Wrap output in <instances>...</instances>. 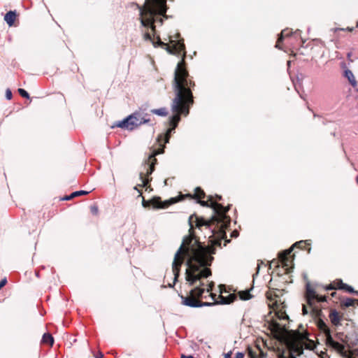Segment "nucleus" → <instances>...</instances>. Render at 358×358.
Listing matches in <instances>:
<instances>
[{
	"instance_id": "nucleus-29",
	"label": "nucleus",
	"mask_w": 358,
	"mask_h": 358,
	"mask_svg": "<svg viewBox=\"0 0 358 358\" xmlns=\"http://www.w3.org/2000/svg\"><path fill=\"white\" fill-rule=\"evenodd\" d=\"M88 194V192H86V191H83V190L77 191V192H73L71 194V197H76V196H78L85 195V194Z\"/></svg>"
},
{
	"instance_id": "nucleus-41",
	"label": "nucleus",
	"mask_w": 358,
	"mask_h": 358,
	"mask_svg": "<svg viewBox=\"0 0 358 358\" xmlns=\"http://www.w3.org/2000/svg\"><path fill=\"white\" fill-rule=\"evenodd\" d=\"M73 197H71V195H69V196H66L65 197H64V198L62 199V200H66V201H67V200H70V199H73Z\"/></svg>"
},
{
	"instance_id": "nucleus-49",
	"label": "nucleus",
	"mask_w": 358,
	"mask_h": 358,
	"mask_svg": "<svg viewBox=\"0 0 358 358\" xmlns=\"http://www.w3.org/2000/svg\"><path fill=\"white\" fill-rule=\"evenodd\" d=\"M357 26H358V22H357Z\"/></svg>"
},
{
	"instance_id": "nucleus-39",
	"label": "nucleus",
	"mask_w": 358,
	"mask_h": 358,
	"mask_svg": "<svg viewBox=\"0 0 358 358\" xmlns=\"http://www.w3.org/2000/svg\"><path fill=\"white\" fill-rule=\"evenodd\" d=\"M180 358H194L192 355H182Z\"/></svg>"
},
{
	"instance_id": "nucleus-36",
	"label": "nucleus",
	"mask_w": 358,
	"mask_h": 358,
	"mask_svg": "<svg viewBox=\"0 0 358 358\" xmlns=\"http://www.w3.org/2000/svg\"><path fill=\"white\" fill-rule=\"evenodd\" d=\"M244 355V353L238 352L236 354L234 358H243Z\"/></svg>"
},
{
	"instance_id": "nucleus-14",
	"label": "nucleus",
	"mask_w": 358,
	"mask_h": 358,
	"mask_svg": "<svg viewBox=\"0 0 358 358\" xmlns=\"http://www.w3.org/2000/svg\"><path fill=\"white\" fill-rule=\"evenodd\" d=\"M180 201L181 198H178V196L171 198L169 200H166L164 201H162L160 197L155 196L152 199H151V206L154 208H166L169 206Z\"/></svg>"
},
{
	"instance_id": "nucleus-2",
	"label": "nucleus",
	"mask_w": 358,
	"mask_h": 358,
	"mask_svg": "<svg viewBox=\"0 0 358 358\" xmlns=\"http://www.w3.org/2000/svg\"><path fill=\"white\" fill-rule=\"evenodd\" d=\"M207 198V201L201 199L197 202L202 206L211 208L214 210L215 215L208 220L196 214L190 215L189 217V234L184 237L182 244L175 254L174 267L181 263L182 253L191 255L192 260H199V254L201 255H203V252L205 253V248H203L204 245L196 236L195 229H201L202 227H205L206 229H210L213 225H216L212 229L213 234L209 237L210 244L208 245H217L220 247L222 241L224 240V246H226L231 241L230 239L227 238L225 231L230 224V217L227 215L230 206L224 207L221 203L213 201V197L211 195L208 196Z\"/></svg>"
},
{
	"instance_id": "nucleus-19",
	"label": "nucleus",
	"mask_w": 358,
	"mask_h": 358,
	"mask_svg": "<svg viewBox=\"0 0 358 358\" xmlns=\"http://www.w3.org/2000/svg\"><path fill=\"white\" fill-rule=\"evenodd\" d=\"M247 350L250 358H264L266 357V354L258 345H255L254 348L248 347Z\"/></svg>"
},
{
	"instance_id": "nucleus-48",
	"label": "nucleus",
	"mask_w": 358,
	"mask_h": 358,
	"mask_svg": "<svg viewBox=\"0 0 358 358\" xmlns=\"http://www.w3.org/2000/svg\"><path fill=\"white\" fill-rule=\"evenodd\" d=\"M316 341H315V344H314V346H315V348H316Z\"/></svg>"
},
{
	"instance_id": "nucleus-6",
	"label": "nucleus",
	"mask_w": 358,
	"mask_h": 358,
	"mask_svg": "<svg viewBox=\"0 0 358 358\" xmlns=\"http://www.w3.org/2000/svg\"><path fill=\"white\" fill-rule=\"evenodd\" d=\"M167 0H145L143 6L139 7L141 22L147 28L155 31V22L163 23L161 16H166Z\"/></svg>"
},
{
	"instance_id": "nucleus-22",
	"label": "nucleus",
	"mask_w": 358,
	"mask_h": 358,
	"mask_svg": "<svg viewBox=\"0 0 358 358\" xmlns=\"http://www.w3.org/2000/svg\"><path fill=\"white\" fill-rule=\"evenodd\" d=\"M355 303L358 305V299L345 298L341 300V305L346 308L350 306H354Z\"/></svg>"
},
{
	"instance_id": "nucleus-46",
	"label": "nucleus",
	"mask_w": 358,
	"mask_h": 358,
	"mask_svg": "<svg viewBox=\"0 0 358 358\" xmlns=\"http://www.w3.org/2000/svg\"><path fill=\"white\" fill-rule=\"evenodd\" d=\"M336 292H332V293H331V296H332L333 297H334V296H336Z\"/></svg>"
},
{
	"instance_id": "nucleus-25",
	"label": "nucleus",
	"mask_w": 358,
	"mask_h": 358,
	"mask_svg": "<svg viewBox=\"0 0 358 358\" xmlns=\"http://www.w3.org/2000/svg\"><path fill=\"white\" fill-rule=\"evenodd\" d=\"M151 113L152 114L157 115L159 116L165 117L169 114L168 110L166 108H160L158 109H152L151 110Z\"/></svg>"
},
{
	"instance_id": "nucleus-38",
	"label": "nucleus",
	"mask_w": 358,
	"mask_h": 358,
	"mask_svg": "<svg viewBox=\"0 0 358 358\" xmlns=\"http://www.w3.org/2000/svg\"><path fill=\"white\" fill-rule=\"evenodd\" d=\"M238 234H239L238 231H236V230H234V231H233L231 232V237H235V238H236V237H237V236H238Z\"/></svg>"
},
{
	"instance_id": "nucleus-24",
	"label": "nucleus",
	"mask_w": 358,
	"mask_h": 358,
	"mask_svg": "<svg viewBox=\"0 0 358 358\" xmlns=\"http://www.w3.org/2000/svg\"><path fill=\"white\" fill-rule=\"evenodd\" d=\"M41 343L52 346L54 343V338L50 334H44L42 338Z\"/></svg>"
},
{
	"instance_id": "nucleus-10",
	"label": "nucleus",
	"mask_w": 358,
	"mask_h": 358,
	"mask_svg": "<svg viewBox=\"0 0 358 358\" xmlns=\"http://www.w3.org/2000/svg\"><path fill=\"white\" fill-rule=\"evenodd\" d=\"M285 292V287H282V290L280 291L274 289L273 286H269V289L266 293V296L269 301L268 306L275 312V315L280 320H289V316L285 311V299H282Z\"/></svg>"
},
{
	"instance_id": "nucleus-21",
	"label": "nucleus",
	"mask_w": 358,
	"mask_h": 358,
	"mask_svg": "<svg viewBox=\"0 0 358 358\" xmlns=\"http://www.w3.org/2000/svg\"><path fill=\"white\" fill-rule=\"evenodd\" d=\"M16 13L15 11H8L4 16V20L7 22V24L11 27L13 25L14 22L16 19Z\"/></svg>"
},
{
	"instance_id": "nucleus-5",
	"label": "nucleus",
	"mask_w": 358,
	"mask_h": 358,
	"mask_svg": "<svg viewBox=\"0 0 358 358\" xmlns=\"http://www.w3.org/2000/svg\"><path fill=\"white\" fill-rule=\"evenodd\" d=\"M270 327L272 331L287 337L289 350L279 352L278 358H313V341L308 338L309 333L302 324L296 330H289L286 324L273 320Z\"/></svg>"
},
{
	"instance_id": "nucleus-42",
	"label": "nucleus",
	"mask_w": 358,
	"mask_h": 358,
	"mask_svg": "<svg viewBox=\"0 0 358 358\" xmlns=\"http://www.w3.org/2000/svg\"><path fill=\"white\" fill-rule=\"evenodd\" d=\"M215 197L216 200H217V201H221L222 200V196H220V195L216 194L215 196Z\"/></svg>"
},
{
	"instance_id": "nucleus-40",
	"label": "nucleus",
	"mask_w": 358,
	"mask_h": 358,
	"mask_svg": "<svg viewBox=\"0 0 358 358\" xmlns=\"http://www.w3.org/2000/svg\"><path fill=\"white\" fill-rule=\"evenodd\" d=\"M224 358H231V352H229L224 355Z\"/></svg>"
},
{
	"instance_id": "nucleus-4",
	"label": "nucleus",
	"mask_w": 358,
	"mask_h": 358,
	"mask_svg": "<svg viewBox=\"0 0 358 358\" xmlns=\"http://www.w3.org/2000/svg\"><path fill=\"white\" fill-rule=\"evenodd\" d=\"M217 245H203L205 248V253L201 255L198 257L199 260H192L191 255L186 253L181 255V263L176 267H174L175 258L172 264V270L174 275L173 284L178 280L180 276V268L186 259L187 268L185 271V280L189 286L193 287L194 289L197 287H201L205 289V292H210L215 286L213 281L206 280L209 276L212 275V271L209 268L211 266L214 257L212 256L215 254V247Z\"/></svg>"
},
{
	"instance_id": "nucleus-20",
	"label": "nucleus",
	"mask_w": 358,
	"mask_h": 358,
	"mask_svg": "<svg viewBox=\"0 0 358 358\" xmlns=\"http://www.w3.org/2000/svg\"><path fill=\"white\" fill-rule=\"evenodd\" d=\"M329 317L332 324L337 327L341 325V322L343 318V315L340 314L337 310L333 309L330 310Z\"/></svg>"
},
{
	"instance_id": "nucleus-31",
	"label": "nucleus",
	"mask_w": 358,
	"mask_h": 358,
	"mask_svg": "<svg viewBox=\"0 0 358 358\" xmlns=\"http://www.w3.org/2000/svg\"><path fill=\"white\" fill-rule=\"evenodd\" d=\"M314 297H315V301H325L326 299H327L326 296H320L315 292Z\"/></svg>"
},
{
	"instance_id": "nucleus-17",
	"label": "nucleus",
	"mask_w": 358,
	"mask_h": 358,
	"mask_svg": "<svg viewBox=\"0 0 358 358\" xmlns=\"http://www.w3.org/2000/svg\"><path fill=\"white\" fill-rule=\"evenodd\" d=\"M206 197L205 192L200 187H197L194 189V192L193 194H180L178 196V198H181V201H182L185 198H188L190 199H196L198 201L203 199Z\"/></svg>"
},
{
	"instance_id": "nucleus-37",
	"label": "nucleus",
	"mask_w": 358,
	"mask_h": 358,
	"mask_svg": "<svg viewBox=\"0 0 358 358\" xmlns=\"http://www.w3.org/2000/svg\"><path fill=\"white\" fill-rule=\"evenodd\" d=\"M140 121L141 122V124H145L148 122H150V119H145L143 117H140Z\"/></svg>"
},
{
	"instance_id": "nucleus-47",
	"label": "nucleus",
	"mask_w": 358,
	"mask_h": 358,
	"mask_svg": "<svg viewBox=\"0 0 358 358\" xmlns=\"http://www.w3.org/2000/svg\"><path fill=\"white\" fill-rule=\"evenodd\" d=\"M356 182H357V183L358 185V176L356 177Z\"/></svg>"
},
{
	"instance_id": "nucleus-1",
	"label": "nucleus",
	"mask_w": 358,
	"mask_h": 358,
	"mask_svg": "<svg viewBox=\"0 0 358 358\" xmlns=\"http://www.w3.org/2000/svg\"><path fill=\"white\" fill-rule=\"evenodd\" d=\"M155 31L156 30L153 31L151 29L152 33H145V39L152 41L154 46H159L171 54H182V59L178 62L175 69L174 78L172 83L175 96L172 100L171 110L174 114L170 117V128L167 129L164 135L160 134L157 137L159 148H164V145L169 143L171 132L177 127L180 120V116H187L189 113V108L194 103L192 90L196 85L187 69L186 52L183 38L177 41L171 39V45H170L162 41L159 36H155Z\"/></svg>"
},
{
	"instance_id": "nucleus-9",
	"label": "nucleus",
	"mask_w": 358,
	"mask_h": 358,
	"mask_svg": "<svg viewBox=\"0 0 358 358\" xmlns=\"http://www.w3.org/2000/svg\"><path fill=\"white\" fill-rule=\"evenodd\" d=\"M317 326L320 331L324 333L327 344L343 357H348L349 355V347L348 345L347 336L343 333H337L336 335L337 340H335L331 336L329 328L325 322L319 320L317 322Z\"/></svg>"
},
{
	"instance_id": "nucleus-26",
	"label": "nucleus",
	"mask_w": 358,
	"mask_h": 358,
	"mask_svg": "<svg viewBox=\"0 0 358 358\" xmlns=\"http://www.w3.org/2000/svg\"><path fill=\"white\" fill-rule=\"evenodd\" d=\"M238 296L241 300H249L252 299V296L250 294L249 290L241 291L238 292Z\"/></svg>"
},
{
	"instance_id": "nucleus-3",
	"label": "nucleus",
	"mask_w": 358,
	"mask_h": 358,
	"mask_svg": "<svg viewBox=\"0 0 358 358\" xmlns=\"http://www.w3.org/2000/svg\"><path fill=\"white\" fill-rule=\"evenodd\" d=\"M217 245H203L205 248V253L201 255L198 257L199 260H192L191 255L186 253L181 255V263L176 267H174L175 258L172 264V270L174 275L173 284L178 280L180 276V268L186 259L187 268L185 271V280L189 286L193 287L194 289L197 287H201L205 289V292H210L215 286L213 281L206 280L209 276L212 275V271L209 268L211 266L214 257L212 256L215 254V247Z\"/></svg>"
},
{
	"instance_id": "nucleus-23",
	"label": "nucleus",
	"mask_w": 358,
	"mask_h": 358,
	"mask_svg": "<svg viewBox=\"0 0 358 358\" xmlns=\"http://www.w3.org/2000/svg\"><path fill=\"white\" fill-rule=\"evenodd\" d=\"M345 76L348 78L350 83L354 87H355L357 86V81L355 80V78L352 72L350 70L347 69L345 71Z\"/></svg>"
},
{
	"instance_id": "nucleus-12",
	"label": "nucleus",
	"mask_w": 358,
	"mask_h": 358,
	"mask_svg": "<svg viewBox=\"0 0 358 358\" xmlns=\"http://www.w3.org/2000/svg\"><path fill=\"white\" fill-rule=\"evenodd\" d=\"M302 280L305 287L304 298L306 303L302 306V314H309L313 317V285L310 278L306 273H303Z\"/></svg>"
},
{
	"instance_id": "nucleus-34",
	"label": "nucleus",
	"mask_w": 358,
	"mask_h": 358,
	"mask_svg": "<svg viewBox=\"0 0 358 358\" xmlns=\"http://www.w3.org/2000/svg\"><path fill=\"white\" fill-rule=\"evenodd\" d=\"M7 283V280L6 278H4L3 279H2L1 281H0V289L4 287Z\"/></svg>"
},
{
	"instance_id": "nucleus-8",
	"label": "nucleus",
	"mask_w": 358,
	"mask_h": 358,
	"mask_svg": "<svg viewBox=\"0 0 358 358\" xmlns=\"http://www.w3.org/2000/svg\"><path fill=\"white\" fill-rule=\"evenodd\" d=\"M279 262H280L284 273L272 277L269 281V286H273L274 289L282 290V287L285 288L287 284L292 282L290 273L293 269V258L291 250H285L279 255Z\"/></svg>"
},
{
	"instance_id": "nucleus-16",
	"label": "nucleus",
	"mask_w": 358,
	"mask_h": 358,
	"mask_svg": "<svg viewBox=\"0 0 358 358\" xmlns=\"http://www.w3.org/2000/svg\"><path fill=\"white\" fill-rule=\"evenodd\" d=\"M327 290H332L336 289H345L349 293H355L358 294L357 291H355L354 289L351 287L343 282L341 280H336L333 282V283L330 284L328 287H327Z\"/></svg>"
},
{
	"instance_id": "nucleus-45",
	"label": "nucleus",
	"mask_w": 358,
	"mask_h": 358,
	"mask_svg": "<svg viewBox=\"0 0 358 358\" xmlns=\"http://www.w3.org/2000/svg\"><path fill=\"white\" fill-rule=\"evenodd\" d=\"M354 351V353L358 356V348L355 350H353Z\"/></svg>"
},
{
	"instance_id": "nucleus-43",
	"label": "nucleus",
	"mask_w": 358,
	"mask_h": 358,
	"mask_svg": "<svg viewBox=\"0 0 358 358\" xmlns=\"http://www.w3.org/2000/svg\"><path fill=\"white\" fill-rule=\"evenodd\" d=\"M103 355L101 352H100L99 355L98 356H96V358H103Z\"/></svg>"
},
{
	"instance_id": "nucleus-13",
	"label": "nucleus",
	"mask_w": 358,
	"mask_h": 358,
	"mask_svg": "<svg viewBox=\"0 0 358 358\" xmlns=\"http://www.w3.org/2000/svg\"><path fill=\"white\" fill-rule=\"evenodd\" d=\"M141 124L140 115L138 113H134L122 121L118 122L116 126L128 130H133Z\"/></svg>"
},
{
	"instance_id": "nucleus-18",
	"label": "nucleus",
	"mask_w": 358,
	"mask_h": 358,
	"mask_svg": "<svg viewBox=\"0 0 358 358\" xmlns=\"http://www.w3.org/2000/svg\"><path fill=\"white\" fill-rule=\"evenodd\" d=\"M299 248L303 251H306L307 253H310L311 250V241H300L295 243L289 250H293L294 248Z\"/></svg>"
},
{
	"instance_id": "nucleus-11",
	"label": "nucleus",
	"mask_w": 358,
	"mask_h": 358,
	"mask_svg": "<svg viewBox=\"0 0 358 358\" xmlns=\"http://www.w3.org/2000/svg\"><path fill=\"white\" fill-rule=\"evenodd\" d=\"M162 153H164V148L153 150L152 152L149 155L147 161L145 162L144 166L145 171L139 173L140 180L142 182L141 185L145 188L146 192H150L153 191V188L150 185L152 178L150 176L155 170V165L157 163L156 156Z\"/></svg>"
},
{
	"instance_id": "nucleus-27",
	"label": "nucleus",
	"mask_w": 358,
	"mask_h": 358,
	"mask_svg": "<svg viewBox=\"0 0 358 358\" xmlns=\"http://www.w3.org/2000/svg\"><path fill=\"white\" fill-rule=\"evenodd\" d=\"M141 197L142 199V206L145 208H150L151 206V199L145 200L143 196Z\"/></svg>"
},
{
	"instance_id": "nucleus-32",
	"label": "nucleus",
	"mask_w": 358,
	"mask_h": 358,
	"mask_svg": "<svg viewBox=\"0 0 358 358\" xmlns=\"http://www.w3.org/2000/svg\"><path fill=\"white\" fill-rule=\"evenodd\" d=\"M141 187H143L141 185V184H138L134 187V189L136 190L138 193V197H141L143 196V191L141 189Z\"/></svg>"
},
{
	"instance_id": "nucleus-35",
	"label": "nucleus",
	"mask_w": 358,
	"mask_h": 358,
	"mask_svg": "<svg viewBox=\"0 0 358 358\" xmlns=\"http://www.w3.org/2000/svg\"><path fill=\"white\" fill-rule=\"evenodd\" d=\"M210 296L212 298V299L214 301L213 302L218 301L217 299H218V296H217L216 294L212 293V292H210Z\"/></svg>"
},
{
	"instance_id": "nucleus-33",
	"label": "nucleus",
	"mask_w": 358,
	"mask_h": 358,
	"mask_svg": "<svg viewBox=\"0 0 358 358\" xmlns=\"http://www.w3.org/2000/svg\"><path fill=\"white\" fill-rule=\"evenodd\" d=\"M12 92L9 89H7L6 91V97L7 99L10 100L12 99Z\"/></svg>"
},
{
	"instance_id": "nucleus-15",
	"label": "nucleus",
	"mask_w": 358,
	"mask_h": 358,
	"mask_svg": "<svg viewBox=\"0 0 358 358\" xmlns=\"http://www.w3.org/2000/svg\"><path fill=\"white\" fill-rule=\"evenodd\" d=\"M298 36L297 33L293 34L292 31L289 29H283L276 41L275 48L282 50V42L285 38L287 43H290L293 38H296Z\"/></svg>"
},
{
	"instance_id": "nucleus-30",
	"label": "nucleus",
	"mask_w": 358,
	"mask_h": 358,
	"mask_svg": "<svg viewBox=\"0 0 358 358\" xmlns=\"http://www.w3.org/2000/svg\"><path fill=\"white\" fill-rule=\"evenodd\" d=\"M90 212L94 215H97L98 213H99V208H98L97 205L94 204V205L91 206H90Z\"/></svg>"
},
{
	"instance_id": "nucleus-44",
	"label": "nucleus",
	"mask_w": 358,
	"mask_h": 358,
	"mask_svg": "<svg viewBox=\"0 0 358 358\" xmlns=\"http://www.w3.org/2000/svg\"><path fill=\"white\" fill-rule=\"evenodd\" d=\"M314 313H315V317L318 314V310H317V308L315 307Z\"/></svg>"
},
{
	"instance_id": "nucleus-28",
	"label": "nucleus",
	"mask_w": 358,
	"mask_h": 358,
	"mask_svg": "<svg viewBox=\"0 0 358 358\" xmlns=\"http://www.w3.org/2000/svg\"><path fill=\"white\" fill-rule=\"evenodd\" d=\"M17 92L18 93L24 98H26V99H29V94H28V92L22 89V88H19L17 90Z\"/></svg>"
},
{
	"instance_id": "nucleus-7",
	"label": "nucleus",
	"mask_w": 358,
	"mask_h": 358,
	"mask_svg": "<svg viewBox=\"0 0 358 358\" xmlns=\"http://www.w3.org/2000/svg\"><path fill=\"white\" fill-rule=\"evenodd\" d=\"M219 288L220 292V294L218 296L219 301L212 303L203 302L201 299H202L203 294L205 292V289L200 286L189 290L186 296L180 295L182 299L181 303L191 308H199L211 306L217 304H230L237 299V296L235 294H230L228 296L222 295L224 292H226L224 285H220Z\"/></svg>"
}]
</instances>
